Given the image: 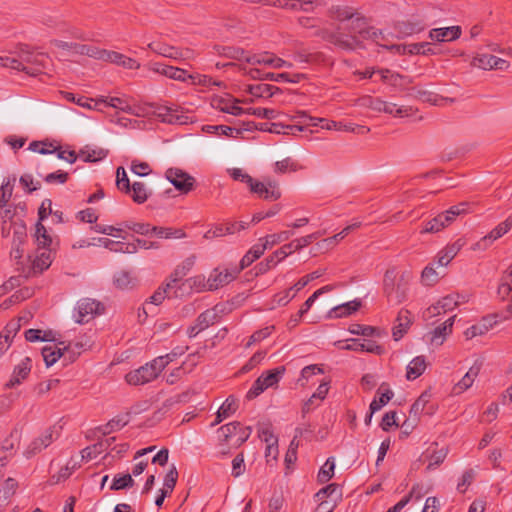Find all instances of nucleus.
I'll return each mask as SVG.
<instances>
[{
  "mask_svg": "<svg viewBox=\"0 0 512 512\" xmlns=\"http://www.w3.org/2000/svg\"><path fill=\"white\" fill-rule=\"evenodd\" d=\"M64 96L67 100L75 102L77 105H79L81 107H84L87 109H99L98 108V105H99L98 99L93 100V99H88V98L81 97V96L76 97L74 94L69 93V92H66L64 94Z\"/></svg>",
  "mask_w": 512,
  "mask_h": 512,
  "instance_id": "6e6d98bb",
  "label": "nucleus"
},
{
  "mask_svg": "<svg viewBox=\"0 0 512 512\" xmlns=\"http://www.w3.org/2000/svg\"><path fill=\"white\" fill-rule=\"evenodd\" d=\"M341 29H348L349 34H345L342 31L335 32L331 35V40L344 49L352 50L360 47L361 39H371L380 46L391 49V46L388 45L387 37L381 31L368 27L365 20L361 17L357 16L351 25H345Z\"/></svg>",
  "mask_w": 512,
  "mask_h": 512,
  "instance_id": "f03ea898",
  "label": "nucleus"
},
{
  "mask_svg": "<svg viewBox=\"0 0 512 512\" xmlns=\"http://www.w3.org/2000/svg\"><path fill=\"white\" fill-rule=\"evenodd\" d=\"M148 67L153 72L159 73L176 81L185 82L187 79H195L193 75L187 74L184 69L165 65L163 63H150Z\"/></svg>",
  "mask_w": 512,
  "mask_h": 512,
  "instance_id": "2eb2a0df",
  "label": "nucleus"
},
{
  "mask_svg": "<svg viewBox=\"0 0 512 512\" xmlns=\"http://www.w3.org/2000/svg\"><path fill=\"white\" fill-rule=\"evenodd\" d=\"M239 273L238 268H215L209 275L206 284H203L204 288H207L209 291H213L222 287L231 281H233Z\"/></svg>",
  "mask_w": 512,
  "mask_h": 512,
  "instance_id": "1a4fd4ad",
  "label": "nucleus"
},
{
  "mask_svg": "<svg viewBox=\"0 0 512 512\" xmlns=\"http://www.w3.org/2000/svg\"><path fill=\"white\" fill-rule=\"evenodd\" d=\"M384 293L390 301L401 303L407 298V288L402 284H394V271L388 270L384 277Z\"/></svg>",
  "mask_w": 512,
  "mask_h": 512,
  "instance_id": "f8f14e48",
  "label": "nucleus"
},
{
  "mask_svg": "<svg viewBox=\"0 0 512 512\" xmlns=\"http://www.w3.org/2000/svg\"><path fill=\"white\" fill-rule=\"evenodd\" d=\"M98 101L99 104L104 103L123 112H126V106H129L131 103L128 97H101Z\"/></svg>",
  "mask_w": 512,
  "mask_h": 512,
  "instance_id": "37998d69",
  "label": "nucleus"
},
{
  "mask_svg": "<svg viewBox=\"0 0 512 512\" xmlns=\"http://www.w3.org/2000/svg\"><path fill=\"white\" fill-rule=\"evenodd\" d=\"M430 400V391H424L411 406L410 415H412L413 417H418L424 411L426 405L430 402Z\"/></svg>",
  "mask_w": 512,
  "mask_h": 512,
  "instance_id": "09e8293b",
  "label": "nucleus"
},
{
  "mask_svg": "<svg viewBox=\"0 0 512 512\" xmlns=\"http://www.w3.org/2000/svg\"><path fill=\"white\" fill-rule=\"evenodd\" d=\"M171 290L167 288L165 285L163 287L158 288L153 295L150 297V301L146 303V305L143 307V310L145 313H147V308L149 304L153 305H159L161 304L164 299L170 295Z\"/></svg>",
  "mask_w": 512,
  "mask_h": 512,
  "instance_id": "052dcab7",
  "label": "nucleus"
},
{
  "mask_svg": "<svg viewBox=\"0 0 512 512\" xmlns=\"http://www.w3.org/2000/svg\"><path fill=\"white\" fill-rule=\"evenodd\" d=\"M34 238H35V242L38 246L37 249H39V250L52 249L53 239L48 234V231L46 230V228L44 227V225L41 222H38L36 224Z\"/></svg>",
  "mask_w": 512,
  "mask_h": 512,
  "instance_id": "2f4dec72",
  "label": "nucleus"
},
{
  "mask_svg": "<svg viewBox=\"0 0 512 512\" xmlns=\"http://www.w3.org/2000/svg\"><path fill=\"white\" fill-rule=\"evenodd\" d=\"M335 459L329 457L318 472L317 479L320 483L328 482L334 476Z\"/></svg>",
  "mask_w": 512,
  "mask_h": 512,
  "instance_id": "c03bdc74",
  "label": "nucleus"
},
{
  "mask_svg": "<svg viewBox=\"0 0 512 512\" xmlns=\"http://www.w3.org/2000/svg\"><path fill=\"white\" fill-rule=\"evenodd\" d=\"M320 236V232H315L304 237L297 238L290 243L283 245L280 249L276 250L272 255H270L265 261L258 264L259 273L267 272L276 266L279 261L290 255L293 251H297L308 246Z\"/></svg>",
  "mask_w": 512,
  "mask_h": 512,
  "instance_id": "7ed1b4c3",
  "label": "nucleus"
},
{
  "mask_svg": "<svg viewBox=\"0 0 512 512\" xmlns=\"http://www.w3.org/2000/svg\"><path fill=\"white\" fill-rule=\"evenodd\" d=\"M216 316L215 311L206 310L197 317L195 324L203 331L215 323Z\"/></svg>",
  "mask_w": 512,
  "mask_h": 512,
  "instance_id": "13d9d810",
  "label": "nucleus"
},
{
  "mask_svg": "<svg viewBox=\"0 0 512 512\" xmlns=\"http://www.w3.org/2000/svg\"><path fill=\"white\" fill-rule=\"evenodd\" d=\"M459 298L460 295L458 294L447 295L438 301L439 307H441L442 311H444L445 313L451 311L459 305Z\"/></svg>",
  "mask_w": 512,
  "mask_h": 512,
  "instance_id": "e2e57ef3",
  "label": "nucleus"
},
{
  "mask_svg": "<svg viewBox=\"0 0 512 512\" xmlns=\"http://www.w3.org/2000/svg\"><path fill=\"white\" fill-rule=\"evenodd\" d=\"M377 73L379 74L381 81L385 84L393 87L402 85L403 77L398 73H395L389 69H378Z\"/></svg>",
  "mask_w": 512,
  "mask_h": 512,
  "instance_id": "ea45409f",
  "label": "nucleus"
},
{
  "mask_svg": "<svg viewBox=\"0 0 512 512\" xmlns=\"http://www.w3.org/2000/svg\"><path fill=\"white\" fill-rule=\"evenodd\" d=\"M32 368V361L29 357L23 358L20 363H18L13 370L10 380L7 382L6 386L8 388H12L16 385H19L24 381L30 374Z\"/></svg>",
  "mask_w": 512,
  "mask_h": 512,
  "instance_id": "aec40b11",
  "label": "nucleus"
},
{
  "mask_svg": "<svg viewBox=\"0 0 512 512\" xmlns=\"http://www.w3.org/2000/svg\"><path fill=\"white\" fill-rule=\"evenodd\" d=\"M239 102L240 101L238 99L232 98L228 95L215 96L212 98L211 105L221 112L238 116L244 114V109L238 106Z\"/></svg>",
  "mask_w": 512,
  "mask_h": 512,
  "instance_id": "dca6fc26",
  "label": "nucleus"
},
{
  "mask_svg": "<svg viewBox=\"0 0 512 512\" xmlns=\"http://www.w3.org/2000/svg\"><path fill=\"white\" fill-rule=\"evenodd\" d=\"M164 369L163 360L156 357L138 369L127 373L125 379L130 385H144L156 379Z\"/></svg>",
  "mask_w": 512,
  "mask_h": 512,
  "instance_id": "39448f33",
  "label": "nucleus"
},
{
  "mask_svg": "<svg viewBox=\"0 0 512 512\" xmlns=\"http://www.w3.org/2000/svg\"><path fill=\"white\" fill-rule=\"evenodd\" d=\"M460 35V28L458 26L437 28L430 31V38L434 41H452Z\"/></svg>",
  "mask_w": 512,
  "mask_h": 512,
  "instance_id": "cd10ccee",
  "label": "nucleus"
},
{
  "mask_svg": "<svg viewBox=\"0 0 512 512\" xmlns=\"http://www.w3.org/2000/svg\"><path fill=\"white\" fill-rule=\"evenodd\" d=\"M344 349L356 352H369L376 355L384 353V348L371 340L353 339L351 344H347Z\"/></svg>",
  "mask_w": 512,
  "mask_h": 512,
  "instance_id": "b1692460",
  "label": "nucleus"
},
{
  "mask_svg": "<svg viewBox=\"0 0 512 512\" xmlns=\"http://www.w3.org/2000/svg\"><path fill=\"white\" fill-rule=\"evenodd\" d=\"M29 258L31 260V269L33 273H42L44 270L48 269L52 264V249H37L35 256L33 258L29 256Z\"/></svg>",
  "mask_w": 512,
  "mask_h": 512,
  "instance_id": "4be33fe9",
  "label": "nucleus"
},
{
  "mask_svg": "<svg viewBox=\"0 0 512 512\" xmlns=\"http://www.w3.org/2000/svg\"><path fill=\"white\" fill-rule=\"evenodd\" d=\"M412 323L411 313L406 309H401L396 318V323L393 327L392 335L394 340H400L403 335L408 331Z\"/></svg>",
  "mask_w": 512,
  "mask_h": 512,
  "instance_id": "5701e85b",
  "label": "nucleus"
},
{
  "mask_svg": "<svg viewBox=\"0 0 512 512\" xmlns=\"http://www.w3.org/2000/svg\"><path fill=\"white\" fill-rule=\"evenodd\" d=\"M29 150L40 155H54L59 160H104L109 157V150L97 144H87L79 152L70 147H63L56 142L37 141L30 143Z\"/></svg>",
  "mask_w": 512,
  "mask_h": 512,
  "instance_id": "f257e3e1",
  "label": "nucleus"
},
{
  "mask_svg": "<svg viewBox=\"0 0 512 512\" xmlns=\"http://www.w3.org/2000/svg\"><path fill=\"white\" fill-rule=\"evenodd\" d=\"M479 372L480 365L475 364L472 367H470V369L462 377V379L453 387V393L458 395L469 389L473 385L477 376L479 375Z\"/></svg>",
  "mask_w": 512,
  "mask_h": 512,
  "instance_id": "a878e982",
  "label": "nucleus"
},
{
  "mask_svg": "<svg viewBox=\"0 0 512 512\" xmlns=\"http://www.w3.org/2000/svg\"><path fill=\"white\" fill-rule=\"evenodd\" d=\"M512 228V214L499 223L489 234L480 239L472 247L473 250H485L493 241L501 238Z\"/></svg>",
  "mask_w": 512,
  "mask_h": 512,
  "instance_id": "ddd939ff",
  "label": "nucleus"
},
{
  "mask_svg": "<svg viewBox=\"0 0 512 512\" xmlns=\"http://www.w3.org/2000/svg\"><path fill=\"white\" fill-rule=\"evenodd\" d=\"M279 6L297 10L302 9L304 11H310L313 8V2L311 0H278Z\"/></svg>",
  "mask_w": 512,
  "mask_h": 512,
  "instance_id": "3c124183",
  "label": "nucleus"
},
{
  "mask_svg": "<svg viewBox=\"0 0 512 512\" xmlns=\"http://www.w3.org/2000/svg\"><path fill=\"white\" fill-rule=\"evenodd\" d=\"M265 250V246H263L262 243L253 245L241 259L240 267L238 268L239 272L259 259L264 254Z\"/></svg>",
  "mask_w": 512,
  "mask_h": 512,
  "instance_id": "473e14b6",
  "label": "nucleus"
},
{
  "mask_svg": "<svg viewBox=\"0 0 512 512\" xmlns=\"http://www.w3.org/2000/svg\"><path fill=\"white\" fill-rule=\"evenodd\" d=\"M58 433L54 428L46 429L39 437L35 438L25 449L24 455L27 458H30L43 449L47 448L50 444L57 439Z\"/></svg>",
  "mask_w": 512,
  "mask_h": 512,
  "instance_id": "4468645a",
  "label": "nucleus"
},
{
  "mask_svg": "<svg viewBox=\"0 0 512 512\" xmlns=\"http://www.w3.org/2000/svg\"><path fill=\"white\" fill-rule=\"evenodd\" d=\"M114 285L119 289H129L135 285V278L127 271H119L114 275Z\"/></svg>",
  "mask_w": 512,
  "mask_h": 512,
  "instance_id": "79ce46f5",
  "label": "nucleus"
},
{
  "mask_svg": "<svg viewBox=\"0 0 512 512\" xmlns=\"http://www.w3.org/2000/svg\"><path fill=\"white\" fill-rule=\"evenodd\" d=\"M392 50L397 53L426 54L429 51L428 43L411 44L409 46L392 45Z\"/></svg>",
  "mask_w": 512,
  "mask_h": 512,
  "instance_id": "a18cd8bd",
  "label": "nucleus"
},
{
  "mask_svg": "<svg viewBox=\"0 0 512 512\" xmlns=\"http://www.w3.org/2000/svg\"><path fill=\"white\" fill-rule=\"evenodd\" d=\"M205 129L209 133H216L219 135H226V136H230V137H237L241 133L239 129L232 128L229 126H223V125H220V126L209 125V126H206Z\"/></svg>",
  "mask_w": 512,
  "mask_h": 512,
  "instance_id": "0e129e2a",
  "label": "nucleus"
},
{
  "mask_svg": "<svg viewBox=\"0 0 512 512\" xmlns=\"http://www.w3.org/2000/svg\"><path fill=\"white\" fill-rule=\"evenodd\" d=\"M291 231H281L279 233L270 234L265 236L264 238H260V241H263V246H265V249L271 248L274 245L284 242L288 240L292 236Z\"/></svg>",
  "mask_w": 512,
  "mask_h": 512,
  "instance_id": "a19ab883",
  "label": "nucleus"
},
{
  "mask_svg": "<svg viewBox=\"0 0 512 512\" xmlns=\"http://www.w3.org/2000/svg\"><path fill=\"white\" fill-rule=\"evenodd\" d=\"M360 306L361 302L357 300L341 304L330 311V317L341 318L349 316L352 313L356 312Z\"/></svg>",
  "mask_w": 512,
  "mask_h": 512,
  "instance_id": "f704fd0d",
  "label": "nucleus"
},
{
  "mask_svg": "<svg viewBox=\"0 0 512 512\" xmlns=\"http://www.w3.org/2000/svg\"><path fill=\"white\" fill-rule=\"evenodd\" d=\"M241 70L252 79L255 80H270L274 82H296V80L291 79V75L288 73H279L274 74L270 72H264L260 68H247L243 66Z\"/></svg>",
  "mask_w": 512,
  "mask_h": 512,
  "instance_id": "f3484780",
  "label": "nucleus"
},
{
  "mask_svg": "<svg viewBox=\"0 0 512 512\" xmlns=\"http://www.w3.org/2000/svg\"><path fill=\"white\" fill-rule=\"evenodd\" d=\"M69 172L57 170L55 172L46 174L44 181L48 184H64L68 180Z\"/></svg>",
  "mask_w": 512,
  "mask_h": 512,
  "instance_id": "338daca9",
  "label": "nucleus"
},
{
  "mask_svg": "<svg viewBox=\"0 0 512 512\" xmlns=\"http://www.w3.org/2000/svg\"><path fill=\"white\" fill-rule=\"evenodd\" d=\"M385 385L382 384L378 390V393L380 394L379 398H374L373 401L370 403L369 410H371V413H375L379 411L384 405H386L394 396V393L392 390L386 388L384 389Z\"/></svg>",
  "mask_w": 512,
  "mask_h": 512,
  "instance_id": "72a5a7b5",
  "label": "nucleus"
},
{
  "mask_svg": "<svg viewBox=\"0 0 512 512\" xmlns=\"http://www.w3.org/2000/svg\"><path fill=\"white\" fill-rule=\"evenodd\" d=\"M130 191L132 192V199L138 204L144 203L148 198L147 189L141 182H134Z\"/></svg>",
  "mask_w": 512,
  "mask_h": 512,
  "instance_id": "4d7b16f0",
  "label": "nucleus"
},
{
  "mask_svg": "<svg viewBox=\"0 0 512 512\" xmlns=\"http://www.w3.org/2000/svg\"><path fill=\"white\" fill-rule=\"evenodd\" d=\"M167 180L179 191L188 193L193 189L194 178L179 168H170L165 173Z\"/></svg>",
  "mask_w": 512,
  "mask_h": 512,
  "instance_id": "9b49d317",
  "label": "nucleus"
},
{
  "mask_svg": "<svg viewBox=\"0 0 512 512\" xmlns=\"http://www.w3.org/2000/svg\"><path fill=\"white\" fill-rule=\"evenodd\" d=\"M11 230H13V245H20L26 238V227L22 223L10 222L9 228L6 231L4 237L9 236Z\"/></svg>",
  "mask_w": 512,
  "mask_h": 512,
  "instance_id": "58836bf2",
  "label": "nucleus"
},
{
  "mask_svg": "<svg viewBox=\"0 0 512 512\" xmlns=\"http://www.w3.org/2000/svg\"><path fill=\"white\" fill-rule=\"evenodd\" d=\"M134 480L131 474H118L113 478V482L111 484V490H122L126 488H130L134 485Z\"/></svg>",
  "mask_w": 512,
  "mask_h": 512,
  "instance_id": "603ef678",
  "label": "nucleus"
},
{
  "mask_svg": "<svg viewBox=\"0 0 512 512\" xmlns=\"http://www.w3.org/2000/svg\"><path fill=\"white\" fill-rule=\"evenodd\" d=\"M448 450L446 448L441 449H431L428 448L426 452L424 453V457L426 460H428L427 470H433L437 466H439L441 463L444 462L446 456H447Z\"/></svg>",
  "mask_w": 512,
  "mask_h": 512,
  "instance_id": "c756f323",
  "label": "nucleus"
},
{
  "mask_svg": "<svg viewBox=\"0 0 512 512\" xmlns=\"http://www.w3.org/2000/svg\"><path fill=\"white\" fill-rule=\"evenodd\" d=\"M22 320H24V322H27L28 318L26 317H19L18 319H12L7 325L6 327L4 328V330L1 332V336L4 337V339L8 340L10 342V340L16 336V334L18 333V331L20 330L21 328V325H22Z\"/></svg>",
  "mask_w": 512,
  "mask_h": 512,
  "instance_id": "de8ad7c7",
  "label": "nucleus"
},
{
  "mask_svg": "<svg viewBox=\"0 0 512 512\" xmlns=\"http://www.w3.org/2000/svg\"><path fill=\"white\" fill-rule=\"evenodd\" d=\"M493 60V55L479 54L473 58L472 65L480 69L491 70L493 69Z\"/></svg>",
  "mask_w": 512,
  "mask_h": 512,
  "instance_id": "680f3d73",
  "label": "nucleus"
},
{
  "mask_svg": "<svg viewBox=\"0 0 512 512\" xmlns=\"http://www.w3.org/2000/svg\"><path fill=\"white\" fill-rule=\"evenodd\" d=\"M496 324L497 320H493L492 318L489 317L483 318L481 322L467 328L464 331V336L466 340H471L474 337L482 336L486 334Z\"/></svg>",
  "mask_w": 512,
  "mask_h": 512,
  "instance_id": "393cba45",
  "label": "nucleus"
},
{
  "mask_svg": "<svg viewBox=\"0 0 512 512\" xmlns=\"http://www.w3.org/2000/svg\"><path fill=\"white\" fill-rule=\"evenodd\" d=\"M285 373V367L279 366L272 370H268L263 372L253 383L249 391L247 392L246 397L248 399H253L259 396L262 392H264L268 388L275 387L279 381L282 379Z\"/></svg>",
  "mask_w": 512,
  "mask_h": 512,
  "instance_id": "0eeeda50",
  "label": "nucleus"
},
{
  "mask_svg": "<svg viewBox=\"0 0 512 512\" xmlns=\"http://www.w3.org/2000/svg\"><path fill=\"white\" fill-rule=\"evenodd\" d=\"M113 63L126 69H138L140 67V64L135 59L118 52Z\"/></svg>",
  "mask_w": 512,
  "mask_h": 512,
  "instance_id": "774afa93",
  "label": "nucleus"
},
{
  "mask_svg": "<svg viewBox=\"0 0 512 512\" xmlns=\"http://www.w3.org/2000/svg\"><path fill=\"white\" fill-rule=\"evenodd\" d=\"M468 211V204L465 202L459 203L450 207L445 212L435 216L433 219L425 223L421 233H437L453 223L457 216L466 214Z\"/></svg>",
  "mask_w": 512,
  "mask_h": 512,
  "instance_id": "423d86ee",
  "label": "nucleus"
},
{
  "mask_svg": "<svg viewBox=\"0 0 512 512\" xmlns=\"http://www.w3.org/2000/svg\"><path fill=\"white\" fill-rule=\"evenodd\" d=\"M15 178H8L4 181L0 187V208H4L7 206L8 201L10 200L13 192Z\"/></svg>",
  "mask_w": 512,
  "mask_h": 512,
  "instance_id": "864d4df0",
  "label": "nucleus"
},
{
  "mask_svg": "<svg viewBox=\"0 0 512 512\" xmlns=\"http://www.w3.org/2000/svg\"><path fill=\"white\" fill-rule=\"evenodd\" d=\"M152 233H154L159 238L164 239H182L186 237V233L183 229H175L171 227H152Z\"/></svg>",
  "mask_w": 512,
  "mask_h": 512,
  "instance_id": "c9c22d12",
  "label": "nucleus"
},
{
  "mask_svg": "<svg viewBox=\"0 0 512 512\" xmlns=\"http://www.w3.org/2000/svg\"><path fill=\"white\" fill-rule=\"evenodd\" d=\"M465 244L466 241L463 238H459L455 242L444 247L437 255L438 265L441 267L447 266L465 246Z\"/></svg>",
  "mask_w": 512,
  "mask_h": 512,
  "instance_id": "412c9836",
  "label": "nucleus"
},
{
  "mask_svg": "<svg viewBox=\"0 0 512 512\" xmlns=\"http://www.w3.org/2000/svg\"><path fill=\"white\" fill-rule=\"evenodd\" d=\"M328 391H329V382H322L318 386L316 392H314L311 395V397L303 404L302 413L304 415L310 413L315 407V402L323 401L326 398Z\"/></svg>",
  "mask_w": 512,
  "mask_h": 512,
  "instance_id": "bb28decb",
  "label": "nucleus"
},
{
  "mask_svg": "<svg viewBox=\"0 0 512 512\" xmlns=\"http://www.w3.org/2000/svg\"><path fill=\"white\" fill-rule=\"evenodd\" d=\"M69 347L65 346L64 343L58 344H47L42 348V356L47 367L52 366L61 357H66Z\"/></svg>",
  "mask_w": 512,
  "mask_h": 512,
  "instance_id": "6ab92c4d",
  "label": "nucleus"
},
{
  "mask_svg": "<svg viewBox=\"0 0 512 512\" xmlns=\"http://www.w3.org/2000/svg\"><path fill=\"white\" fill-rule=\"evenodd\" d=\"M102 310L103 306L100 302L90 298L81 299L75 309V321L80 324L87 323L96 315L101 314Z\"/></svg>",
  "mask_w": 512,
  "mask_h": 512,
  "instance_id": "6e6552de",
  "label": "nucleus"
},
{
  "mask_svg": "<svg viewBox=\"0 0 512 512\" xmlns=\"http://www.w3.org/2000/svg\"><path fill=\"white\" fill-rule=\"evenodd\" d=\"M232 57L238 61L245 62L250 65L251 68H255L258 65L276 69L292 67L290 62H287L267 51L251 54L242 49H237L234 51Z\"/></svg>",
  "mask_w": 512,
  "mask_h": 512,
  "instance_id": "20e7f679",
  "label": "nucleus"
},
{
  "mask_svg": "<svg viewBox=\"0 0 512 512\" xmlns=\"http://www.w3.org/2000/svg\"><path fill=\"white\" fill-rule=\"evenodd\" d=\"M244 114L254 115L263 119H277L280 116V112L270 108H248L244 109Z\"/></svg>",
  "mask_w": 512,
  "mask_h": 512,
  "instance_id": "8fccbe9b",
  "label": "nucleus"
},
{
  "mask_svg": "<svg viewBox=\"0 0 512 512\" xmlns=\"http://www.w3.org/2000/svg\"><path fill=\"white\" fill-rule=\"evenodd\" d=\"M456 315L448 318L444 323L437 326L428 334V341L433 346H441L446 337L451 334Z\"/></svg>",
  "mask_w": 512,
  "mask_h": 512,
  "instance_id": "a211bd4d",
  "label": "nucleus"
},
{
  "mask_svg": "<svg viewBox=\"0 0 512 512\" xmlns=\"http://www.w3.org/2000/svg\"><path fill=\"white\" fill-rule=\"evenodd\" d=\"M164 113L159 112L158 116L161 117L163 122L174 123L179 125H184L188 123L189 117L183 114H180L177 110H172L170 108H164Z\"/></svg>",
  "mask_w": 512,
  "mask_h": 512,
  "instance_id": "4c0bfd02",
  "label": "nucleus"
},
{
  "mask_svg": "<svg viewBox=\"0 0 512 512\" xmlns=\"http://www.w3.org/2000/svg\"><path fill=\"white\" fill-rule=\"evenodd\" d=\"M259 438L266 444L278 443V438L274 435L270 424H264L258 429Z\"/></svg>",
  "mask_w": 512,
  "mask_h": 512,
  "instance_id": "69168bd1",
  "label": "nucleus"
},
{
  "mask_svg": "<svg viewBox=\"0 0 512 512\" xmlns=\"http://www.w3.org/2000/svg\"><path fill=\"white\" fill-rule=\"evenodd\" d=\"M320 373H323V369L319 365H308L301 370V375L300 378L298 379V383L301 386H305L310 377Z\"/></svg>",
  "mask_w": 512,
  "mask_h": 512,
  "instance_id": "bf43d9fd",
  "label": "nucleus"
},
{
  "mask_svg": "<svg viewBox=\"0 0 512 512\" xmlns=\"http://www.w3.org/2000/svg\"><path fill=\"white\" fill-rule=\"evenodd\" d=\"M240 429V423L239 422H231L228 424H225L221 426L218 430L219 437L221 440L225 442H229L231 440H235V437L237 436V431Z\"/></svg>",
  "mask_w": 512,
  "mask_h": 512,
  "instance_id": "49530a36",
  "label": "nucleus"
},
{
  "mask_svg": "<svg viewBox=\"0 0 512 512\" xmlns=\"http://www.w3.org/2000/svg\"><path fill=\"white\" fill-rule=\"evenodd\" d=\"M427 364L424 356H417L410 361L407 366L406 378L415 380L420 377L426 370Z\"/></svg>",
  "mask_w": 512,
  "mask_h": 512,
  "instance_id": "7c9ffc66",
  "label": "nucleus"
},
{
  "mask_svg": "<svg viewBox=\"0 0 512 512\" xmlns=\"http://www.w3.org/2000/svg\"><path fill=\"white\" fill-rule=\"evenodd\" d=\"M335 13V16L340 20V21H344V20H351L350 23H343L339 29L336 31V32H339V31H342L344 32L345 34H349V30L346 29V30H343L341 29L342 27H344L345 25H351V23L353 22V20H355L356 18H354L355 14L352 12V10L350 8H347V7H337L334 11Z\"/></svg>",
  "mask_w": 512,
  "mask_h": 512,
  "instance_id": "5fc2aeb1",
  "label": "nucleus"
},
{
  "mask_svg": "<svg viewBox=\"0 0 512 512\" xmlns=\"http://www.w3.org/2000/svg\"><path fill=\"white\" fill-rule=\"evenodd\" d=\"M237 407V400L233 396H229L219 407L216 413L215 422L212 425H217L223 420L230 417L232 414L236 412Z\"/></svg>",
  "mask_w": 512,
  "mask_h": 512,
  "instance_id": "c85d7f7f",
  "label": "nucleus"
},
{
  "mask_svg": "<svg viewBox=\"0 0 512 512\" xmlns=\"http://www.w3.org/2000/svg\"><path fill=\"white\" fill-rule=\"evenodd\" d=\"M251 193L256 194L264 200L275 201L281 197V191L276 182H261L251 178V182L247 184Z\"/></svg>",
  "mask_w": 512,
  "mask_h": 512,
  "instance_id": "9d476101",
  "label": "nucleus"
},
{
  "mask_svg": "<svg viewBox=\"0 0 512 512\" xmlns=\"http://www.w3.org/2000/svg\"><path fill=\"white\" fill-rule=\"evenodd\" d=\"M148 47L155 53L164 57L178 59L179 57H185L182 52L175 49L174 47L168 46L161 43H150Z\"/></svg>",
  "mask_w": 512,
  "mask_h": 512,
  "instance_id": "e433bc0d",
  "label": "nucleus"
}]
</instances>
